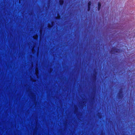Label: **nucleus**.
Wrapping results in <instances>:
<instances>
[{"instance_id": "nucleus-1", "label": "nucleus", "mask_w": 135, "mask_h": 135, "mask_svg": "<svg viewBox=\"0 0 135 135\" xmlns=\"http://www.w3.org/2000/svg\"><path fill=\"white\" fill-rule=\"evenodd\" d=\"M33 44V43H0V44Z\"/></svg>"}, {"instance_id": "nucleus-2", "label": "nucleus", "mask_w": 135, "mask_h": 135, "mask_svg": "<svg viewBox=\"0 0 135 135\" xmlns=\"http://www.w3.org/2000/svg\"><path fill=\"white\" fill-rule=\"evenodd\" d=\"M123 91L122 89H120L119 91V93L117 95L118 99H121L123 97Z\"/></svg>"}, {"instance_id": "nucleus-3", "label": "nucleus", "mask_w": 135, "mask_h": 135, "mask_svg": "<svg viewBox=\"0 0 135 135\" xmlns=\"http://www.w3.org/2000/svg\"><path fill=\"white\" fill-rule=\"evenodd\" d=\"M120 49L116 48L115 47H113L111 50V52L113 54L118 53L120 52Z\"/></svg>"}, {"instance_id": "nucleus-4", "label": "nucleus", "mask_w": 135, "mask_h": 135, "mask_svg": "<svg viewBox=\"0 0 135 135\" xmlns=\"http://www.w3.org/2000/svg\"><path fill=\"white\" fill-rule=\"evenodd\" d=\"M91 4V2H89L88 3V11H89L90 10V5Z\"/></svg>"}, {"instance_id": "nucleus-5", "label": "nucleus", "mask_w": 135, "mask_h": 135, "mask_svg": "<svg viewBox=\"0 0 135 135\" xmlns=\"http://www.w3.org/2000/svg\"><path fill=\"white\" fill-rule=\"evenodd\" d=\"M98 10L99 11L100 9V7H101V4L100 3H98Z\"/></svg>"}, {"instance_id": "nucleus-6", "label": "nucleus", "mask_w": 135, "mask_h": 135, "mask_svg": "<svg viewBox=\"0 0 135 135\" xmlns=\"http://www.w3.org/2000/svg\"><path fill=\"white\" fill-rule=\"evenodd\" d=\"M96 76L95 74H94L93 75V78L94 79H96Z\"/></svg>"}, {"instance_id": "nucleus-7", "label": "nucleus", "mask_w": 135, "mask_h": 135, "mask_svg": "<svg viewBox=\"0 0 135 135\" xmlns=\"http://www.w3.org/2000/svg\"><path fill=\"white\" fill-rule=\"evenodd\" d=\"M33 37L34 39H36L37 38L38 36L37 35H35L33 36Z\"/></svg>"}, {"instance_id": "nucleus-8", "label": "nucleus", "mask_w": 135, "mask_h": 135, "mask_svg": "<svg viewBox=\"0 0 135 135\" xmlns=\"http://www.w3.org/2000/svg\"><path fill=\"white\" fill-rule=\"evenodd\" d=\"M64 3V2H63V0H60V4H63Z\"/></svg>"}, {"instance_id": "nucleus-9", "label": "nucleus", "mask_w": 135, "mask_h": 135, "mask_svg": "<svg viewBox=\"0 0 135 135\" xmlns=\"http://www.w3.org/2000/svg\"><path fill=\"white\" fill-rule=\"evenodd\" d=\"M52 26L50 24H49V25H48V27H51Z\"/></svg>"}, {"instance_id": "nucleus-10", "label": "nucleus", "mask_w": 135, "mask_h": 135, "mask_svg": "<svg viewBox=\"0 0 135 135\" xmlns=\"http://www.w3.org/2000/svg\"><path fill=\"white\" fill-rule=\"evenodd\" d=\"M60 18V16L59 15H58V17L57 18Z\"/></svg>"}, {"instance_id": "nucleus-11", "label": "nucleus", "mask_w": 135, "mask_h": 135, "mask_svg": "<svg viewBox=\"0 0 135 135\" xmlns=\"http://www.w3.org/2000/svg\"><path fill=\"white\" fill-rule=\"evenodd\" d=\"M42 31L41 30L40 31V33H42Z\"/></svg>"}, {"instance_id": "nucleus-12", "label": "nucleus", "mask_w": 135, "mask_h": 135, "mask_svg": "<svg viewBox=\"0 0 135 135\" xmlns=\"http://www.w3.org/2000/svg\"><path fill=\"white\" fill-rule=\"evenodd\" d=\"M52 25H53V23H52Z\"/></svg>"}, {"instance_id": "nucleus-13", "label": "nucleus", "mask_w": 135, "mask_h": 135, "mask_svg": "<svg viewBox=\"0 0 135 135\" xmlns=\"http://www.w3.org/2000/svg\"><path fill=\"white\" fill-rule=\"evenodd\" d=\"M113 43V44H114L115 43L114 42V43Z\"/></svg>"}, {"instance_id": "nucleus-14", "label": "nucleus", "mask_w": 135, "mask_h": 135, "mask_svg": "<svg viewBox=\"0 0 135 135\" xmlns=\"http://www.w3.org/2000/svg\"><path fill=\"white\" fill-rule=\"evenodd\" d=\"M117 43H119L117 42Z\"/></svg>"}]
</instances>
